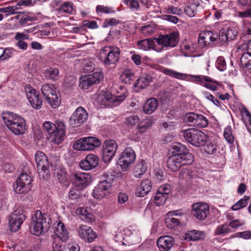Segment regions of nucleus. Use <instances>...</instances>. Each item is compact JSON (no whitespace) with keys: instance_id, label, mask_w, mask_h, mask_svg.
Listing matches in <instances>:
<instances>
[{"instance_id":"1","label":"nucleus","mask_w":251,"mask_h":251,"mask_svg":"<svg viewBox=\"0 0 251 251\" xmlns=\"http://www.w3.org/2000/svg\"><path fill=\"white\" fill-rule=\"evenodd\" d=\"M50 216L40 210H36L32 217L31 226L33 234L39 236L47 232L51 224Z\"/></svg>"},{"instance_id":"2","label":"nucleus","mask_w":251,"mask_h":251,"mask_svg":"<svg viewBox=\"0 0 251 251\" xmlns=\"http://www.w3.org/2000/svg\"><path fill=\"white\" fill-rule=\"evenodd\" d=\"M4 123L14 134L20 135L26 130L25 120L23 118L12 112H8L2 116Z\"/></svg>"},{"instance_id":"3","label":"nucleus","mask_w":251,"mask_h":251,"mask_svg":"<svg viewBox=\"0 0 251 251\" xmlns=\"http://www.w3.org/2000/svg\"><path fill=\"white\" fill-rule=\"evenodd\" d=\"M43 128L50 135L55 144H59L64 140L66 128L63 121L57 120L54 123L46 121L43 124Z\"/></svg>"},{"instance_id":"4","label":"nucleus","mask_w":251,"mask_h":251,"mask_svg":"<svg viewBox=\"0 0 251 251\" xmlns=\"http://www.w3.org/2000/svg\"><path fill=\"white\" fill-rule=\"evenodd\" d=\"M185 139L193 146L199 147L203 146L208 140V136L196 128H188L181 131Z\"/></svg>"},{"instance_id":"5","label":"nucleus","mask_w":251,"mask_h":251,"mask_svg":"<svg viewBox=\"0 0 251 251\" xmlns=\"http://www.w3.org/2000/svg\"><path fill=\"white\" fill-rule=\"evenodd\" d=\"M41 92L49 104L53 108L58 107L61 98L56 93V87L53 84H44L41 87Z\"/></svg>"},{"instance_id":"6","label":"nucleus","mask_w":251,"mask_h":251,"mask_svg":"<svg viewBox=\"0 0 251 251\" xmlns=\"http://www.w3.org/2000/svg\"><path fill=\"white\" fill-rule=\"evenodd\" d=\"M120 50L116 47L106 46L100 50V56L106 66L114 65L119 60Z\"/></svg>"},{"instance_id":"7","label":"nucleus","mask_w":251,"mask_h":251,"mask_svg":"<svg viewBox=\"0 0 251 251\" xmlns=\"http://www.w3.org/2000/svg\"><path fill=\"white\" fill-rule=\"evenodd\" d=\"M104 179L101 180L93 190V197L97 199H101L109 193V189L113 181V176L105 173L103 175Z\"/></svg>"},{"instance_id":"8","label":"nucleus","mask_w":251,"mask_h":251,"mask_svg":"<svg viewBox=\"0 0 251 251\" xmlns=\"http://www.w3.org/2000/svg\"><path fill=\"white\" fill-rule=\"evenodd\" d=\"M101 144L100 140L95 137L82 138L76 141L74 144V148L78 151H91L99 147Z\"/></svg>"},{"instance_id":"9","label":"nucleus","mask_w":251,"mask_h":251,"mask_svg":"<svg viewBox=\"0 0 251 251\" xmlns=\"http://www.w3.org/2000/svg\"><path fill=\"white\" fill-rule=\"evenodd\" d=\"M194 161L193 155H186V158L172 155L167 161L168 168L173 172L178 171L182 166L190 165Z\"/></svg>"},{"instance_id":"10","label":"nucleus","mask_w":251,"mask_h":251,"mask_svg":"<svg viewBox=\"0 0 251 251\" xmlns=\"http://www.w3.org/2000/svg\"><path fill=\"white\" fill-rule=\"evenodd\" d=\"M35 160L39 176L43 179H47L49 175V164L47 157L43 152L38 151L35 155Z\"/></svg>"},{"instance_id":"11","label":"nucleus","mask_w":251,"mask_h":251,"mask_svg":"<svg viewBox=\"0 0 251 251\" xmlns=\"http://www.w3.org/2000/svg\"><path fill=\"white\" fill-rule=\"evenodd\" d=\"M135 158L136 154L134 150L130 147L126 148L122 152L118 164L123 171H127Z\"/></svg>"},{"instance_id":"12","label":"nucleus","mask_w":251,"mask_h":251,"mask_svg":"<svg viewBox=\"0 0 251 251\" xmlns=\"http://www.w3.org/2000/svg\"><path fill=\"white\" fill-rule=\"evenodd\" d=\"M31 177L26 173H21L14 186V189L18 194L27 193L30 189Z\"/></svg>"},{"instance_id":"13","label":"nucleus","mask_w":251,"mask_h":251,"mask_svg":"<svg viewBox=\"0 0 251 251\" xmlns=\"http://www.w3.org/2000/svg\"><path fill=\"white\" fill-rule=\"evenodd\" d=\"M88 114L82 107H78L70 118V124L73 127H78L88 120Z\"/></svg>"},{"instance_id":"14","label":"nucleus","mask_w":251,"mask_h":251,"mask_svg":"<svg viewBox=\"0 0 251 251\" xmlns=\"http://www.w3.org/2000/svg\"><path fill=\"white\" fill-rule=\"evenodd\" d=\"M123 97L118 99L117 97H113L111 93L108 92H102L100 94L97 98L98 103L104 107H112L119 104L123 101Z\"/></svg>"},{"instance_id":"15","label":"nucleus","mask_w":251,"mask_h":251,"mask_svg":"<svg viewBox=\"0 0 251 251\" xmlns=\"http://www.w3.org/2000/svg\"><path fill=\"white\" fill-rule=\"evenodd\" d=\"M159 45L162 48L175 47L178 42V36L176 33L174 32L166 35H159L158 38L154 39Z\"/></svg>"},{"instance_id":"16","label":"nucleus","mask_w":251,"mask_h":251,"mask_svg":"<svg viewBox=\"0 0 251 251\" xmlns=\"http://www.w3.org/2000/svg\"><path fill=\"white\" fill-rule=\"evenodd\" d=\"M25 215L20 210L14 211L9 217V226L12 232L18 231L23 222L25 220Z\"/></svg>"},{"instance_id":"17","label":"nucleus","mask_w":251,"mask_h":251,"mask_svg":"<svg viewBox=\"0 0 251 251\" xmlns=\"http://www.w3.org/2000/svg\"><path fill=\"white\" fill-rule=\"evenodd\" d=\"M117 144L113 140L105 141L102 146L103 160L105 162H110L114 156L117 150Z\"/></svg>"},{"instance_id":"18","label":"nucleus","mask_w":251,"mask_h":251,"mask_svg":"<svg viewBox=\"0 0 251 251\" xmlns=\"http://www.w3.org/2000/svg\"><path fill=\"white\" fill-rule=\"evenodd\" d=\"M25 92L32 107L36 109H40L42 106V100L40 97L39 92L29 86L25 88Z\"/></svg>"},{"instance_id":"19","label":"nucleus","mask_w":251,"mask_h":251,"mask_svg":"<svg viewBox=\"0 0 251 251\" xmlns=\"http://www.w3.org/2000/svg\"><path fill=\"white\" fill-rule=\"evenodd\" d=\"M209 213V207L205 203L197 202L192 205V214L199 220L205 219Z\"/></svg>"},{"instance_id":"20","label":"nucleus","mask_w":251,"mask_h":251,"mask_svg":"<svg viewBox=\"0 0 251 251\" xmlns=\"http://www.w3.org/2000/svg\"><path fill=\"white\" fill-rule=\"evenodd\" d=\"M191 77L194 82L200 83L201 85L211 91H216L217 89V85L219 84L218 81L207 76L202 75H192Z\"/></svg>"},{"instance_id":"21","label":"nucleus","mask_w":251,"mask_h":251,"mask_svg":"<svg viewBox=\"0 0 251 251\" xmlns=\"http://www.w3.org/2000/svg\"><path fill=\"white\" fill-rule=\"evenodd\" d=\"M78 234L82 239L88 243L92 242L97 237V234L90 227L83 225L79 226Z\"/></svg>"},{"instance_id":"22","label":"nucleus","mask_w":251,"mask_h":251,"mask_svg":"<svg viewBox=\"0 0 251 251\" xmlns=\"http://www.w3.org/2000/svg\"><path fill=\"white\" fill-rule=\"evenodd\" d=\"M99 164V159L97 155L94 154L87 155L85 159L81 160L79 163L80 167L86 171L92 170Z\"/></svg>"},{"instance_id":"23","label":"nucleus","mask_w":251,"mask_h":251,"mask_svg":"<svg viewBox=\"0 0 251 251\" xmlns=\"http://www.w3.org/2000/svg\"><path fill=\"white\" fill-rule=\"evenodd\" d=\"M175 240L170 236L160 237L157 241V245L160 251H169L175 244Z\"/></svg>"},{"instance_id":"24","label":"nucleus","mask_w":251,"mask_h":251,"mask_svg":"<svg viewBox=\"0 0 251 251\" xmlns=\"http://www.w3.org/2000/svg\"><path fill=\"white\" fill-rule=\"evenodd\" d=\"M217 38V33L210 31H204L200 33L199 43L201 46L207 47L210 46V44L216 41Z\"/></svg>"},{"instance_id":"25","label":"nucleus","mask_w":251,"mask_h":251,"mask_svg":"<svg viewBox=\"0 0 251 251\" xmlns=\"http://www.w3.org/2000/svg\"><path fill=\"white\" fill-rule=\"evenodd\" d=\"M171 152L174 155H178L179 157L186 158V155H192L188 152L186 147L179 143H175L171 146Z\"/></svg>"},{"instance_id":"26","label":"nucleus","mask_w":251,"mask_h":251,"mask_svg":"<svg viewBox=\"0 0 251 251\" xmlns=\"http://www.w3.org/2000/svg\"><path fill=\"white\" fill-rule=\"evenodd\" d=\"M200 3L199 0H190L184 9L185 13L190 17H193L197 13V8Z\"/></svg>"},{"instance_id":"27","label":"nucleus","mask_w":251,"mask_h":251,"mask_svg":"<svg viewBox=\"0 0 251 251\" xmlns=\"http://www.w3.org/2000/svg\"><path fill=\"white\" fill-rule=\"evenodd\" d=\"M55 235L61 241L65 242L68 240L69 234L64 224L59 222L54 230Z\"/></svg>"},{"instance_id":"28","label":"nucleus","mask_w":251,"mask_h":251,"mask_svg":"<svg viewBox=\"0 0 251 251\" xmlns=\"http://www.w3.org/2000/svg\"><path fill=\"white\" fill-rule=\"evenodd\" d=\"M151 181L149 179L144 180L141 182L140 185L137 187L136 195L140 197H144L151 191Z\"/></svg>"},{"instance_id":"29","label":"nucleus","mask_w":251,"mask_h":251,"mask_svg":"<svg viewBox=\"0 0 251 251\" xmlns=\"http://www.w3.org/2000/svg\"><path fill=\"white\" fill-rule=\"evenodd\" d=\"M75 181V186L82 189L85 188L88 183V175L83 173H75L73 174Z\"/></svg>"},{"instance_id":"30","label":"nucleus","mask_w":251,"mask_h":251,"mask_svg":"<svg viewBox=\"0 0 251 251\" xmlns=\"http://www.w3.org/2000/svg\"><path fill=\"white\" fill-rule=\"evenodd\" d=\"M112 93V96L117 97L119 99L120 97H123V100L125 99L127 96V92L126 88L121 85L117 84H114L111 88V93Z\"/></svg>"},{"instance_id":"31","label":"nucleus","mask_w":251,"mask_h":251,"mask_svg":"<svg viewBox=\"0 0 251 251\" xmlns=\"http://www.w3.org/2000/svg\"><path fill=\"white\" fill-rule=\"evenodd\" d=\"M158 102L156 99L151 98L147 100L143 105L144 113L148 114L152 113L157 108Z\"/></svg>"},{"instance_id":"32","label":"nucleus","mask_w":251,"mask_h":251,"mask_svg":"<svg viewBox=\"0 0 251 251\" xmlns=\"http://www.w3.org/2000/svg\"><path fill=\"white\" fill-rule=\"evenodd\" d=\"M204 232L196 230L189 231L185 234V239L188 241H198L203 240L205 238Z\"/></svg>"},{"instance_id":"33","label":"nucleus","mask_w":251,"mask_h":251,"mask_svg":"<svg viewBox=\"0 0 251 251\" xmlns=\"http://www.w3.org/2000/svg\"><path fill=\"white\" fill-rule=\"evenodd\" d=\"M138 48L140 49L148 50L150 49H153L156 51H160L155 48V45L153 41L151 39H146L139 41L137 42Z\"/></svg>"},{"instance_id":"34","label":"nucleus","mask_w":251,"mask_h":251,"mask_svg":"<svg viewBox=\"0 0 251 251\" xmlns=\"http://www.w3.org/2000/svg\"><path fill=\"white\" fill-rule=\"evenodd\" d=\"M76 213L80 215L82 220L87 222H92L95 219V216L85 207L78 208Z\"/></svg>"},{"instance_id":"35","label":"nucleus","mask_w":251,"mask_h":251,"mask_svg":"<svg viewBox=\"0 0 251 251\" xmlns=\"http://www.w3.org/2000/svg\"><path fill=\"white\" fill-rule=\"evenodd\" d=\"M152 78L151 75H146L138 78L134 86L140 89L145 88L152 81Z\"/></svg>"},{"instance_id":"36","label":"nucleus","mask_w":251,"mask_h":251,"mask_svg":"<svg viewBox=\"0 0 251 251\" xmlns=\"http://www.w3.org/2000/svg\"><path fill=\"white\" fill-rule=\"evenodd\" d=\"M147 165L146 163L144 160H141L139 162L135 169L134 172V176L137 178H139L143 175L147 171Z\"/></svg>"},{"instance_id":"37","label":"nucleus","mask_w":251,"mask_h":251,"mask_svg":"<svg viewBox=\"0 0 251 251\" xmlns=\"http://www.w3.org/2000/svg\"><path fill=\"white\" fill-rule=\"evenodd\" d=\"M203 150L205 152L209 154H214L217 151V145L213 141H211L208 137V140L205 143L204 145Z\"/></svg>"},{"instance_id":"38","label":"nucleus","mask_w":251,"mask_h":251,"mask_svg":"<svg viewBox=\"0 0 251 251\" xmlns=\"http://www.w3.org/2000/svg\"><path fill=\"white\" fill-rule=\"evenodd\" d=\"M59 71L57 68H49L45 71V76L47 79H51L53 81L59 79Z\"/></svg>"},{"instance_id":"39","label":"nucleus","mask_w":251,"mask_h":251,"mask_svg":"<svg viewBox=\"0 0 251 251\" xmlns=\"http://www.w3.org/2000/svg\"><path fill=\"white\" fill-rule=\"evenodd\" d=\"M121 79L126 84H130L135 78L133 72L130 70H125L121 75Z\"/></svg>"},{"instance_id":"40","label":"nucleus","mask_w":251,"mask_h":251,"mask_svg":"<svg viewBox=\"0 0 251 251\" xmlns=\"http://www.w3.org/2000/svg\"><path fill=\"white\" fill-rule=\"evenodd\" d=\"M60 13L71 14L73 11V3L70 1L64 2L61 6L56 9Z\"/></svg>"},{"instance_id":"41","label":"nucleus","mask_w":251,"mask_h":251,"mask_svg":"<svg viewBox=\"0 0 251 251\" xmlns=\"http://www.w3.org/2000/svg\"><path fill=\"white\" fill-rule=\"evenodd\" d=\"M162 72L166 75L179 79H185L187 77L186 74L178 73L169 69H164Z\"/></svg>"},{"instance_id":"42","label":"nucleus","mask_w":251,"mask_h":251,"mask_svg":"<svg viewBox=\"0 0 251 251\" xmlns=\"http://www.w3.org/2000/svg\"><path fill=\"white\" fill-rule=\"evenodd\" d=\"M82 189L75 185L69 191V198L72 200H76L82 197Z\"/></svg>"},{"instance_id":"43","label":"nucleus","mask_w":251,"mask_h":251,"mask_svg":"<svg viewBox=\"0 0 251 251\" xmlns=\"http://www.w3.org/2000/svg\"><path fill=\"white\" fill-rule=\"evenodd\" d=\"M208 124L207 118L201 114H198L194 126L197 127H205Z\"/></svg>"},{"instance_id":"44","label":"nucleus","mask_w":251,"mask_h":251,"mask_svg":"<svg viewBox=\"0 0 251 251\" xmlns=\"http://www.w3.org/2000/svg\"><path fill=\"white\" fill-rule=\"evenodd\" d=\"M250 200V197L247 196H244L243 198L240 199L235 204L233 205L231 207L232 210L235 211L238 210L243 208L245 207L248 204V202Z\"/></svg>"},{"instance_id":"45","label":"nucleus","mask_w":251,"mask_h":251,"mask_svg":"<svg viewBox=\"0 0 251 251\" xmlns=\"http://www.w3.org/2000/svg\"><path fill=\"white\" fill-rule=\"evenodd\" d=\"M152 121L150 119L143 120L138 126L139 131L141 133L145 132L152 125Z\"/></svg>"},{"instance_id":"46","label":"nucleus","mask_w":251,"mask_h":251,"mask_svg":"<svg viewBox=\"0 0 251 251\" xmlns=\"http://www.w3.org/2000/svg\"><path fill=\"white\" fill-rule=\"evenodd\" d=\"M240 62L243 67L248 68L251 65V54L249 52L243 53L240 58Z\"/></svg>"},{"instance_id":"47","label":"nucleus","mask_w":251,"mask_h":251,"mask_svg":"<svg viewBox=\"0 0 251 251\" xmlns=\"http://www.w3.org/2000/svg\"><path fill=\"white\" fill-rule=\"evenodd\" d=\"M55 171V174L56 175L59 182L61 183H65L67 181L66 171L60 168L56 169Z\"/></svg>"},{"instance_id":"48","label":"nucleus","mask_w":251,"mask_h":251,"mask_svg":"<svg viewBox=\"0 0 251 251\" xmlns=\"http://www.w3.org/2000/svg\"><path fill=\"white\" fill-rule=\"evenodd\" d=\"M88 75L80 78L79 87L83 89H87L93 85Z\"/></svg>"},{"instance_id":"49","label":"nucleus","mask_w":251,"mask_h":251,"mask_svg":"<svg viewBox=\"0 0 251 251\" xmlns=\"http://www.w3.org/2000/svg\"><path fill=\"white\" fill-rule=\"evenodd\" d=\"M198 114L194 112H190L186 114L183 116L184 122L190 126H194Z\"/></svg>"},{"instance_id":"50","label":"nucleus","mask_w":251,"mask_h":251,"mask_svg":"<svg viewBox=\"0 0 251 251\" xmlns=\"http://www.w3.org/2000/svg\"><path fill=\"white\" fill-rule=\"evenodd\" d=\"M165 223L167 226L170 228L173 229L177 227L180 224V220L175 218H167L165 220Z\"/></svg>"},{"instance_id":"51","label":"nucleus","mask_w":251,"mask_h":251,"mask_svg":"<svg viewBox=\"0 0 251 251\" xmlns=\"http://www.w3.org/2000/svg\"><path fill=\"white\" fill-rule=\"evenodd\" d=\"M168 198L165 195L157 192L154 197V202L156 206L163 205Z\"/></svg>"},{"instance_id":"52","label":"nucleus","mask_w":251,"mask_h":251,"mask_svg":"<svg viewBox=\"0 0 251 251\" xmlns=\"http://www.w3.org/2000/svg\"><path fill=\"white\" fill-rule=\"evenodd\" d=\"M95 68V65L94 63L89 60H85L83 67L82 70L85 73H90L94 71Z\"/></svg>"},{"instance_id":"53","label":"nucleus","mask_w":251,"mask_h":251,"mask_svg":"<svg viewBox=\"0 0 251 251\" xmlns=\"http://www.w3.org/2000/svg\"><path fill=\"white\" fill-rule=\"evenodd\" d=\"M89 78L92 80L93 84L99 83L103 78V76L101 72H96L93 74L88 75Z\"/></svg>"},{"instance_id":"54","label":"nucleus","mask_w":251,"mask_h":251,"mask_svg":"<svg viewBox=\"0 0 251 251\" xmlns=\"http://www.w3.org/2000/svg\"><path fill=\"white\" fill-rule=\"evenodd\" d=\"M167 13L168 14H172L181 16L182 14V10L177 7L170 5L166 8Z\"/></svg>"},{"instance_id":"55","label":"nucleus","mask_w":251,"mask_h":251,"mask_svg":"<svg viewBox=\"0 0 251 251\" xmlns=\"http://www.w3.org/2000/svg\"><path fill=\"white\" fill-rule=\"evenodd\" d=\"M226 140L229 143L232 144L234 142V137L231 132V127L230 126H227L225 130L224 133Z\"/></svg>"},{"instance_id":"56","label":"nucleus","mask_w":251,"mask_h":251,"mask_svg":"<svg viewBox=\"0 0 251 251\" xmlns=\"http://www.w3.org/2000/svg\"><path fill=\"white\" fill-rule=\"evenodd\" d=\"M228 41L234 39L237 35V31L233 27L224 28Z\"/></svg>"},{"instance_id":"57","label":"nucleus","mask_w":251,"mask_h":251,"mask_svg":"<svg viewBox=\"0 0 251 251\" xmlns=\"http://www.w3.org/2000/svg\"><path fill=\"white\" fill-rule=\"evenodd\" d=\"M230 232V229L227 225H223L218 226L215 230V234L220 235L223 234L227 233Z\"/></svg>"},{"instance_id":"58","label":"nucleus","mask_w":251,"mask_h":251,"mask_svg":"<svg viewBox=\"0 0 251 251\" xmlns=\"http://www.w3.org/2000/svg\"><path fill=\"white\" fill-rule=\"evenodd\" d=\"M157 192L168 198V195L171 192V186L167 184L163 185L158 188Z\"/></svg>"},{"instance_id":"59","label":"nucleus","mask_w":251,"mask_h":251,"mask_svg":"<svg viewBox=\"0 0 251 251\" xmlns=\"http://www.w3.org/2000/svg\"><path fill=\"white\" fill-rule=\"evenodd\" d=\"M18 9L17 6H8L6 7L0 8V12L8 13L10 14H15L19 12H16Z\"/></svg>"},{"instance_id":"60","label":"nucleus","mask_w":251,"mask_h":251,"mask_svg":"<svg viewBox=\"0 0 251 251\" xmlns=\"http://www.w3.org/2000/svg\"><path fill=\"white\" fill-rule=\"evenodd\" d=\"M139 119L138 116L132 115L126 118V124L129 126H134L138 123Z\"/></svg>"},{"instance_id":"61","label":"nucleus","mask_w":251,"mask_h":251,"mask_svg":"<svg viewBox=\"0 0 251 251\" xmlns=\"http://www.w3.org/2000/svg\"><path fill=\"white\" fill-rule=\"evenodd\" d=\"M96 11L97 13H102L106 14L114 12L111 7L104 6L101 5H99L96 7Z\"/></svg>"},{"instance_id":"62","label":"nucleus","mask_w":251,"mask_h":251,"mask_svg":"<svg viewBox=\"0 0 251 251\" xmlns=\"http://www.w3.org/2000/svg\"><path fill=\"white\" fill-rule=\"evenodd\" d=\"M125 2L133 11L137 10L139 8V4L137 0H125Z\"/></svg>"},{"instance_id":"63","label":"nucleus","mask_w":251,"mask_h":251,"mask_svg":"<svg viewBox=\"0 0 251 251\" xmlns=\"http://www.w3.org/2000/svg\"><path fill=\"white\" fill-rule=\"evenodd\" d=\"M141 32L144 35L148 36L154 32V29L151 25H146L142 27Z\"/></svg>"},{"instance_id":"64","label":"nucleus","mask_w":251,"mask_h":251,"mask_svg":"<svg viewBox=\"0 0 251 251\" xmlns=\"http://www.w3.org/2000/svg\"><path fill=\"white\" fill-rule=\"evenodd\" d=\"M192 172L191 170L185 169H183L180 173V177L184 179H190L192 177Z\"/></svg>"}]
</instances>
